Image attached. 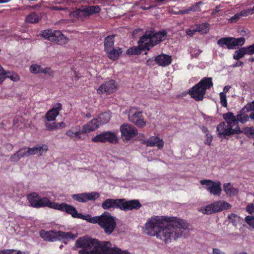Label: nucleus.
<instances>
[{
    "mask_svg": "<svg viewBox=\"0 0 254 254\" xmlns=\"http://www.w3.org/2000/svg\"><path fill=\"white\" fill-rule=\"evenodd\" d=\"M189 224L186 221L179 219L174 221L172 218L165 216H155L147 220L144 231L148 235L156 236L166 244L182 237H186L189 231Z\"/></svg>",
    "mask_w": 254,
    "mask_h": 254,
    "instance_id": "1",
    "label": "nucleus"
},
{
    "mask_svg": "<svg viewBox=\"0 0 254 254\" xmlns=\"http://www.w3.org/2000/svg\"><path fill=\"white\" fill-rule=\"evenodd\" d=\"M76 244L77 247L84 249L79 251V254H130L127 250L112 247L110 241H99L90 237L79 239Z\"/></svg>",
    "mask_w": 254,
    "mask_h": 254,
    "instance_id": "2",
    "label": "nucleus"
},
{
    "mask_svg": "<svg viewBox=\"0 0 254 254\" xmlns=\"http://www.w3.org/2000/svg\"><path fill=\"white\" fill-rule=\"evenodd\" d=\"M27 199L30 203V206L36 208L48 207L64 212L67 204L65 202L60 204L52 202L49 198L42 197L37 193L34 192L29 193L27 196Z\"/></svg>",
    "mask_w": 254,
    "mask_h": 254,
    "instance_id": "3",
    "label": "nucleus"
},
{
    "mask_svg": "<svg viewBox=\"0 0 254 254\" xmlns=\"http://www.w3.org/2000/svg\"><path fill=\"white\" fill-rule=\"evenodd\" d=\"M141 206V204L137 199L126 200L125 198H108L102 203V207L104 209L119 208L125 211L137 210Z\"/></svg>",
    "mask_w": 254,
    "mask_h": 254,
    "instance_id": "4",
    "label": "nucleus"
},
{
    "mask_svg": "<svg viewBox=\"0 0 254 254\" xmlns=\"http://www.w3.org/2000/svg\"><path fill=\"white\" fill-rule=\"evenodd\" d=\"M213 86L212 78L209 77L202 78L189 91V94L196 101L203 100L207 89Z\"/></svg>",
    "mask_w": 254,
    "mask_h": 254,
    "instance_id": "5",
    "label": "nucleus"
},
{
    "mask_svg": "<svg viewBox=\"0 0 254 254\" xmlns=\"http://www.w3.org/2000/svg\"><path fill=\"white\" fill-rule=\"evenodd\" d=\"M167 33L165 30L154 32L151 30L146 31L140 38V43L145 44V49L149 51L151 48L158 45L166 39Z\"/></svg>",
    "mask_w": 254,
    "mask_h": 254,
    "instance_id": "6",
    "label": "nucleus"
},
{
    "mask_svg": "<svg viewBox=\"0 0 254 254\" xmlns=\"http://www.w3.org/2000/svg\"><path fill=\"white\" fill-rule=\"evenodd\" d=\"M39 235L44 241L48 242H54L62 239L73 240L76 238V236L70 232H65L56 230L46 231L42 229L39 232Z\"/></svg>",
    "mask_w": 254,
    "mask_h": 254,
    "instance_id": "7",
    "label": "nucleus"
},
{
    "mask_svg": "<svg viewBox=\"0 0 254 254\" xmlns=\"http://www.w3.org/2000/svg\"><path fill=\"white\" fill-rule=\"evenodd\" d=\"M40 35L49 41L60 45L66 44L68 41V38L59 30L46 29L41 31Z\"/></svg>",
    "mask_w": 254,
    "mask_h": 254,
    "instance_id": "8",
    "label": "nucleus"
},
{
    "mask_svg": "<svg viewBox=\"0 0 254 254\" xmlns=\"http://www.w3.org/2000/svg\"><path fill=\"white\" fill-rule=\"evenodd\" d=\"M232 205L224 200H218L206 205L201 212L204 214L210 215L223 210L230 209Z\"/></svg>",
    "mask_w": 254,
    "mask_h": 254,
    "instance_id": "9",
    "label": "nucleus"
},
{
    "mask_svg": "<svg viewBox=\"0 0 254 254\" xmlns=\"http://www.w3.org/2000/svg\"><path fill=\"white\" fill-rule=\"evenodd\" d=\"M64 212L71 215L73 218L82 219L91 223H98L100 225L101 215L92 217L89 214L82 215L81 213H78L74 206L68 204H66Z\"/></svg>",
    "mask_w": 254,
    "mask_h": 254,
    "instance_id": "10",
    "label": "nucleus"
},
{
    "mask_svg": "<svg viewBox=\"0 0 254 254\" xmlns=\"http://www.w3.org/2000/svg\"><path fill=\"white\" fill-rule=\"evenodd\" d=\"M115 217L112 216L109 212H105L101 215L100 226L107 235H110L116 227Z\"/></svg>",
    "mask_w": 254,
    "mask_h": 254,
    "instance_id": "11",
    "label": "nucleus"
},
{
    "mask_svg": "<svg viewBox=\"0 0 254 254\" xmlns=\"http://www.w3.org/2000/svg\"><path fill=\"white\" fill-rule=\"evenodd\" d=\"M249 111H243V108L241 110L239 114L237 115V125L240 122L242 124L246 123L249 121V118L254 120V112L248 116L246 113ZM244 132L245 134L250 138L254 139V127H247L245 128Z\"/></svg>",
    "mask_w": 254,
    "mask_h": 254,
    "instance_id": "12",
    "label": "nucleus"
},
{
    "mask_svg": "<svg viewBox=\"0 0 254 254\" xmlns=\"http://www.w3.org/2000/svg\"><path fill=\"white\" fill-rule=\"evenodd\" d=\"M245 42V39L244 37L235 38L233 37H224L219 39L217 41V44L223 47L226 46L228 49H235L236 46H242Z\"/></svg>",
    "mask_w": 254,
    "mask_h": 254,
    "instance_id": "13",
    "label": "nucleus"
},
{
    "mask_svg": "<svg viewBox=\"0 0 254 254\" xmlns=\"http://www.w3.org/2000/svg\"><path fill=\"white\" fill-rule=\"evenodd\" d=\"M217 131L219 137L230 136L232 134H239L241 132L240 127H233L225 122H221L217 125Z\"/></svg>",
    "mask_w": 254,
    "mask_h": 254,
    "instance_id": "14",
    "label": "nucleus"
},
{
    "mask_svg": "<svg viewBox=\"0 0 254 254\" xmlns=\"http://www.w3.org/2000/svg\"><path fill=\"white\" fill-rule=\"evenodd\" d=\"M129 121L139 127H143L146 126L142 116V112L139 111L136 107H132L128 112Z\"/></svg>",
    "mask_w": 254,
    "mask_h": 254,
    "instance_id": "15",
    "label": "nucleus"
},
{
    "mask_svg": "<svg viewBox=\"0 0 254 254\" xmlns=\"http://www.w3.org/2000/svg\"><path fill=\"white\" fill-rule=\"evenodd\" d=\"M93 142H109L110 143H116L118 142L117 135L115 132L107 131L96 135L91 139Z\"/></svg>",
    "mask_w": 254,
    "mask_h": 254,
    "instance_id": "16",
    "label": "nucleus"
},
{
    "mask_svg": "<svg viewBox=\"0 0 254 254\" xmlns=\"http://www.w3.org/2000/svg\"><path fill=\"white\" fill-rule=\"evenodd\" d=\"M201 185L206 186V189L210 193L219 196L222 191L221 183L219 181H213L210 180H203L200 181Z\"/></svg>",
    "mask_w": 254,
    "mask_h": 254,
    "instance_id": "17",
    "label": "nucleus"
},
{
    "mask_svg": "<svg viewBox=\"0 0 254 254\" xmlns=\"http://www.w3.org/2000/svg\"><path fill=\"white\" fill-rule=\"evenodd\" d=\"M120 130L124 141H128L137 134L136 128L128 124L122 125L120 127Z\"/></svg>",
    "mask_w": 254,
    "mask_h": 254,
    "instance_id": "18",
    "label": "nucleus"
},
{
    "mask_svg": "<svg viewBox=\"0 0 254 254\" xmlns=\"http://www.w3.org/2000/svg\"><path fill=\"white\" fill-rule=\"evenodd\" d=\"M117 85L115 80L111 79L104 82L97 89V91L99 94L105 93L110 94L116 91Z\"/></svg>",
    "mask_w": 254,
    "mask_h": 254,
    "instance_id": "19",
    "label": "nucleus"
},
{
    "mask_svg": "<svg viewBox=\"0 0 254 254\" xmlns=\"http://www.w3.org/2000/svg\"><path fill=\"white\" fill-rule=\"evenodd\" d=\"M141 143L148 147L156 146L159 149H162L164 145L163 140L155 136H151L149 138L141 140Z\"/></svg>",
    "mask_w": 254,
    "mask_h": 254,
    "instance_id": "20",
    "label": "nucleus"
},
{
    "mask_svg": "<svg viewBox=\"0 0 254 254\" xmlns=\"http://www.w3.org/2000/svg\"><path fill=\"white\" fill-rule=\"evenodd\" d=\"M247 54L249 55L254 54V44L248 47L241 48L236 51L233 55V58L236 60H239Z\"/></svg>",
    "mask_w": 254,
    "mask_h": 254,
    "instance_id": "21",
    "label": "nucleus"
},
{
    "mask_svg": "<svg viewBox=\"0 0 254 254\" xmlns=\"http://www.w3.org/2000/svg\"><path fill=\"white\" fill-rule=\"evenodd\" d=\"M62 108V105L61 103H58L56 104L54 107L48 111L46 114L45 118L47 121L51 122L55 121L56 117L59 115Z\"/></svg>",
    "mask_w": 254,
    "mask_h": 254,
    "instance_id": "22",
    "label": "nucleus"
},
{
    "mask_svg": "<svg viewBox=\"0 0 254 254\" xmlns=\"http://www.w3.org/2000/svg\"><path fill=\"white\" fill-rule=\"evenodd\" d=\"M155 61L159 66L165 67L171 64L172 59L171 56L162 54L155 57Z\"/></svg>",
    "mask_w": 254,
    "mask_h": 254,
    "instance_id": "23",
    "label": "nucleus"
},
{
    "mask_svg": "<svg viewBox=\"0 0 254 254\" xmlns=\"http://www.w3.org/2000/svg\"><path fill=\"white\" fill-rule=\"evenodd\" d=\"M24 149V154L25 157H28L30 155H33L39 153L40 155H42L43 150L47 151L48 150V147L46 145H43L41 146H35L32 148L30 147H23Z\"/></svg>",
    "mask_w": 254,
    "mask_h": 254,
    "instance_id": "24",
    "label": "nucleus"
},
{
    "mask_svg": "<svg viewBox=\"0 0 254 254\" xmlns=\"http://www.w3.org/2000/svg\"><path fill=\"white\" fill-rule=\"evenodd\" d=\"M145 44L144 43H140L138 41V46H134L129 48L126 51V54L128 55H139L142 51H147L145 49Z\"/></svg>",
    "mask_w": 254,
    "mask_h": 254,
    "instance_id": "25",
    "label": "nucleus"
},
{
    "mask_svg": "<svg viewBox=\"0 0 254 254\" xmlns=\"http://www.w3.org/2000/svg\"><path fill=\"white\" fill-rule=\"evenodd\" d=\"M223 118L225 121V123L233 127H239L237 125V116H235L232 112H229L223 115Z\"/></svg>",
    "mask_w": 254,
    "mask_h": 254,
    "instance_id": "26",
    "label": "nucleus"
},
{
    "mask_svg": "<svg viewBox=\"0 0 254 254\" xmlns=\"http://www.w3.org/2000/svg\"><path fill=\"white\" fill-rule=\"evenodd\" d=\"M99 121L97 119H93L90 122L83 126V131L90 132L94 131L99 127Z\"/></svg>",
    "mask_w": 254,
    "mask_h": 254,
    "instance_id": "27",
    "label": "nucleus"
},
{
    "mask_svg": "<svg viewBox=\"0 0 254 254\" xmlns=\"http://www.w3.org/2000/svg\"><path fill=\"white\" fill-rule=\"evenodd\" d=\"M106 53L110 60L116 61L118 59L120 55L123 53V50L121 48H117V49L113 48L108 51H106Z\"/></svg>",
    "mask_w": 254,
    "mask_h": 254,
    "instance_id": "28",
    "label": "nucleus"
},
{
    "mask_svg": "<svg viewBox=\"0 0 254 254\" xmlns=\"http://www.w3.org/2000/svg\"><path fill=\"white\" fill-rule=\"evenodd\" d=\"M83 8L85 17L91 15L98 13L101 11V8L98 5L86 6Z\"/></svg>",
    "mask_w": 254,
    "mask_h": 254,
    "instance_id": "29",
    "label": "nucleus"
},
{
    "mask_svg": "<svg viewBox=\"0 0 254 254\" xmlns=\"http://www.w3.org/2000/svg\"><path fill=\"white\" fill-rule=\"evenodd\" d=\"M51 70V68L49 67H43L41 65H39L38 64H32L30 67V71L31 73H47Z\"/></svg>",
    "mask_w": 254,
    "mask_h": 254,
    "instance_id": "30",
    "label": "nucleus"
},
{
    "mask_svg": "<svg viewBox=\"0 0 254 254\" xmlns=\"http://www.w3.org/2000/svg\"><path fill=\"white\" fill-rule=\"evenodd\" d=\"M114 38L115 35H112L108 36L105 38L104 46L105 52L108 51V50L113 48L114 45Z\"/></svg>",
    "mask_w": 254,
    "mask_h": 254,
    "instance_id": "31",
    "label": "nucleus"
},
{
    "mask_svg": "<svg viewBox=\"0 0 254 254\" xmlns=\"http://www.w3.org/2000/svg\"><path fill=\"white\" fill-rule=\"evenodd\" d=\"M223 190L226 194L229 196H234L236 195L238 190L233 187L230 183H226L223 185Z\"/></svg>",
    "mask_w": 254,
    "mask_h": 254,
    "instance_id": "32",
    "label": "nucleus"
},
{
    "mask_svg": "<svg viewBox=\"0 0 254 254\" xmlns=\"http://www.w3.org/2000/svg\"><path fill=\"white\" fill-rule=\"evenodd\" d=\"M24 149H23V148L19 149L14 154L10 156V161L12 162H17L21 158L25 157V154H24Z\"/></svg>",
    "mask_w": 254,
    "mask_h": 254,
    "instance_id": "33",
    "label": "nucleus"
},
{
    "mask_svg": "<svg viewBox=\"0 0 254 254\" xmlns=\"http://www.w3.org/2000/svg\"><path fill=\"white\" fill-rule=\"evenodd\" d=\"M209 24L207 22L202 23L201 24H198L195 25V27L196 29L197 32L199 33L202 34H206L208 32L209 30Z\"/></svg>",
    "mask_w": 254,
    "mask_h": 254,
    "instance_id": "34",
    "label": "nucleus"
},
{
    "mask_svg": "<svg viewBox=\"0 0 254 254\" xmlns=\"http://www.w3.org/2000/svg\"><path fill=\"white\" fill-rule=\"evenodd\" d=\"M111 118V113L106 112L100 114L98 119L100 120L101 124H105L109 122Z\"/></svg>",
    "mask_w": 254,
    "mask_h": 254,
    "instance_id": "35",
    "label": "nucleus"
},
{
    "mask_svg": "<svg viewBox=\"0 0 254 254\" xmlns=\"http://www.w3.org/2000/svg\"><path fill=\"white\" fill-rule=\"evenodd\" d=\"M84 12H83V8L78 9L76 10L71 11L69 13L70 17H74L77 19L85 18L84 16Z\"/></svg>",
    "mask_w": 254,
    "mask_h": 254,
    "instance_id": "36",
    "label": "nucleus"
},
{
    "mask_svg": "<svg viewBox=\"0 0 254 254\" xmlns=\"http://www.w3.org/2000/svg\"><path fill=\"white\" fill-rule=\"evenodd\" d=\"M228 219L233 225L236 226L241 221V217L234 213H231L228 215Z\"/></svg>",
    "mask_w": 254,
    "mask_h": 254,
    "instance_id": "37",
    "label": "nucleus"
},
{
    "mask_svg": "<svg viewBox=\"0 0 254 254\" xmlns=\"http://www.w3.org/2000/svg\"><path fill=\"white\" fill-rule=\"evenodd\" d=\"M75 130L74 131V136L73 140L74 141H77L81 139V134L82 133H86L87 132L83 131V127L82 128H80V126H75Z\"/></svg>",
    "mask_w": 254,
    "mask_h": 254,
    "instance_id": "38",
    "label": "nucleus"
},
{
    "mask_svg": "<svg viewBox=\"0 0 254 254\" xmlns=\"http://www.w3.org/2000/svg\"><path fill=\"white\" fill-rule=\"evenodd\" d=\"M26 21L30 23H35L39 21L38 16L34 12L31 13L26 17Z\"/></svg>",
    "mask_w": 254,
    "mask_h": 254,
    "instance_id": "39",
    "label": "nucleus"
},
{
    "mask_svg": "<svg viewBox=\"0 0 254 254\" xmlns=\"http://www.w3.org/2000/svg\"><path fill=\"white\" fill-rule=\"evenodd\" d=\"M198 4V3H196L195 4V5H193L191 7L188 8L179 10L178 11H177V12H174V14L183 15V14H188L191 11H195L196 10V8Z\"/></svg>",
    "mask_w": 254,
    "mask_h": 254,
    "instance_id": "40",
    "label": "nucleus"
},
{
    "mask_svg": "<svg viewBox=\"0 0 254 254\" xmlns=\"http://www.w3.org/2000/svg\"><path fill=\"white\" fill-rule=\"evenodd\" d=\"M84 193L86 202L88 200H95L100 196L99 193L98 192L94 191L88 193L86 192Z\"/></svg>",
    "mask_w": 254,
    "mask_h": 254,
    "instance_id": "41",
    "label": "nucleus"
},
{
    "mask_svg": "<svg viewBox=\"0 0 254 254\" xmlns=\"http://www.w3.org/2000/svg\"><path fill=\"white\" fill-rule=\"evenodd\" d=\"M85 197V193H79V194H75L72 195V198L74 200H75L78 202H85L86 199Z\"/></svg>",
    "mask_w": 254,
    "mask_h": 254,
    "instance_id": "42",
    "label": "nucleus"
},
{
    "mask_svg": "<svg viewBox=\"0 0 254 254\" xmlns=\"http://www.w3.org/2000/svg\"><path fill=\"white\" fill-rule=\"evenodd\" d=\"M219 96L221 105L223 107H227V101L226 98V94H225V93L220 92L219 94Z\"/></svg>",
    "mask_w": 254,
    "mask_h": 254,
    "instance_id": "43",
    "label": "nucleus"
},
{
    "mask_svg": "<svg viewBox=\"0 0 254 254\" xmlns=\"http://www.w3.org/2000/svg\"><path fill=\"white\" fill-rule=\"evenodd\" d=\"M2 254H23L20 251H16L14 249H6L2 250Z\"/></svg>",
    "mask_w": 254,
    "mask_h": 254,
    "instance_id": "44",
    "label": "nucleus"
},
{
    "mask_svg": "<svg viewBox=\"0 0 254 254\" xmlns=\"http://www.w3.org/2000/svg\"><path fill=\"white\" fill-rule=\"evenodd\" d=\"M245 221L251 227L254 228V217L253 216H247L245 217Z\"/></svg>",
    "mask_w": 254,
    "mask_h": 254,
    "instance_id": "45",
    "label": "nucleus"
},
{
    "mask_svg": "<svg viewBox=\"0 0 254 254\" xmlns=\"http://www.w3.org/2000/svg\"><path fill=\"white\" fill-rule=\"evenodd\" d=\"M7 72L4 70L2 66L0 64V84L3 82L5 78V76Z\"/></svg>",
    "mask_w": 254,
    "mask_h": 254,
    "instance_id": "46",
    "label": "nucleus"
},
{
    "mask_svg": "<svg viewBox=\"0 0 254 254\" xmlns=\"http://www.w3.org/2000/svg\"><path fill=\"white\" fill-rule=\"evenodd\" d=\"M254 110V100L247 104L244 108L243 111H252Z\"/></svg>",
    "mask_w": 254,
    "mask_h": 254,
    "instance_id": "47",
    "label": "nucleus"
},
{
    "mask_svg": "<svg viewBox=\"0 0 254 254\" xmlns=\"http://www.w3.org/2000/svg\"><path fill=\"white\" fill-rule=\"evenodd\" d=\"M205 140L204 141V143L205 144H207L208 145H211L212 141V139H213L212 135L210 133H208L205 134Z\"/></svg>",
    "mask_w": 254,
    "mask_h": 254,
    "instance_id": "48",
    "label": "nucleus"
},
{
    "mask_svg": "<svg viewBox=\"0 0 254 254\" xmlns=\"http://www.w3.org/2000/svg\"><path fill=\"white\" fill-rule=\"evenodd\" d=\"M246 211L251 215H254V203H250L246 208Z\"/></svg>",
    "mask_w": 254,
    "mask_h": 254,
    "instance_id": "49",
    "label": "nucleus"
},
{
    "mask_svg": "<svg viewBox=\"0 0 254 254\" xmlns=\"http://www.w3.org/2000/svg\"><path fill=\"white\" fill-rule=\"evenodd\" d=\"M241 17L239 14V13H236L234 15L232 16L229 19V22L230 23H234L237 22L240 19Z\"/></svg>",
    "mask_w": 254,
    "mask_h": 254,
    "instance_id": "50",
    "label": "nucleus"
},
{
    "mask_svg": "<svg viewBox=\"0 0 254 254\" xmlns=\"http://www.w3.org/2000/svg\"><path fill=\"white\" fill-rule=\"evenodd\" d=\"M45 126L47 129L49 131L55 130V123H46Z\"/></svg>",
    "mask_w": 254,
    "mask_h": 254,
    "instance_id": "51",
    "label": "nucleus"
},
{
    "mask_svg": "<svg viewBox=\"0 0 254 254\" xmlns=\"http://www.w3.org/2000/svg\"><path fill=\"white\" fill-rule=\"evenodd\" d=\"M239 14L241 17L242 16H247L252 14V9H248L246 10H242L240 11V12L239 13Z\"/></svg>",
    "mask_w": 254,
    "mask_h": 254,
    "instance_id": "52",
    "label": "nucleus"
},
{
    "mask_svg": "<svg viewBox=\"0 0 254 254\" xmlns=\"http://www.w3.org/2000/svg\"><path fill=\"white\" fill-rule=\"evenodd\" d=\"M74 130H75V127H71L70 129L67 130L65 134L70 137L71 138L73 139V136L74 135Z\"/></svg>",
    "mask_w": 254,
    "mask_h": 254,
    "instance_id": "53",
    "label": "nucleus"
},
{
    "mask_svg": "<svg viewBox=\"0 0 254 254\" xmlns=\"http://www.w3.org/2000/svg\"><path fill=\"white\" fill-rule=\"evenodd\" d=\"M66 127V124L63 122L60 123H55V130L60 128H64Z\"/></svg>",
    "mask_w": 254,
    "mask_h": 254,
    "instance_id": "54",
    "label": "nucleus"
},
{
    "mask_svg": "<svg viewBox=\"0 0 254 254\" xmlns=\"http://www.w3.org/2000/svg\"><path fill=\"white\" fill-rule=\"evenodd\" d=\"M196 32L197 31L195 27L194 29H188L186 30L187 34L191 37L193 36Z\"/></svg>",
    "mask_w": 254,
    "mask_h": 254,
    "instance_id": "55",
    "label": "nucleus"
},
{
    "mask_svg": "<svg viewBox=\"0 0 254 254\" xmlns=\"http://www.w3.org/2000/svg\"><path fill=\"white\" fill-rule=\"evenodd\" d=\"M155 64V59L153 60V58L148 59L146 62V64L150 66H154Z\"/></svg>",
    "mask_w": 254,
    "mask_h": 254,
    "instance_id": "56",
    "label": "nucleus"
},
{
    "mask_svg": "<svg viewBox=\"0 0 254 254\" xmlns=\"http://www.w3.org/2000/svg\"><path fill=\"white\" fill-rule=\"evenodd\" d=\"M51 9L53 10H62L66 9V7H63L61 6H52L51 7Z\"/></svg>",
    "mask_w": 254,
    "mask_h": 254,
    "instance_id": "57",
    "label": "nucleus"
},
{
    "mask_svg": "<svg viewBox=\"0 0 254 254\" xmlns=\"http://www.w3.org/2000/svg\"><path fill=\"white\" fill-rule=\"evenodd\" d=\"M5 77H9L13 81H16L19 79V77L17 74H12L11 76L7 75V74L5 76Z\"/></svg>",
    "mask_w": 254,
    "mask_h": 254,
    "instance_id": "58",
    "label": "nucleus"
},
{
    "mask_svg": "<svg viewBox=\"0 0 254 254\" xmlns=\"http://www.w3.org/2000/svg\"><path fill=\"white\" fill-rule=\"evenodd\" d=\"M213 254H225L224 252H222L220 250L217 248H214L213 249Z\"/></svg>",
    "mask_w": 254,
    "mask_h": 254,
    "instance_id": "59",
    "label": "nucleus"
},
{
    "mask_svg": "<svg viewBox=\"0 0 254 254\" xmlns=\"http://www.w3.org/2000/svg\"><path fill=\"white\" fill-rule=\"evenodd\" d=\"M201 131L203 132V133H205V134H207V133H209V131H208V129L207 128V127H205V126H201L200 127Z\"/></svg>",
    "mask_w": 254,
    "mask_h": 254,
    "instance_id": "60",
    "label": "nucleus"
},
{
    "mask_svg": "<svg viewBox=\"0 0 254 254\" xmlns=\"http://www.w3.org/2000/svg\"><path fill=\"white\" fill-rule=\"evenodd\" d=\"M244 64V63L241 61H238L235 63V64L233 65V67H239L242 66Z\"/></svg>",
    "mask_w": 254,
    "mask_h": 254,
    "instance_id": "61",
    "label": "nucleus"
},
{
    "mask_svg": "<svg viewBox=\"0 0 254 254\" xmlns=\"http://www.w3.org/2000/svg\"><path fill=\"white\" fill-rule=\"evenodd\" d=\"M230 88H231L230 86H229V85L225 86L223 88V92H222L225 93V94H226V93L228 92V91L229 90Z\"/></svg>",
    "mask_w": 254,
    "mask_h": 254,
    "instance_id": "62",
    "label": "nucleus"
},
{
    "mask_svg": "<svg viewBox=\"0 0 254 254\" xmlns=\"http://www.w3.org/2000/svg\"><path fill=\"white\" fill-rule=\"evenodd\" d=\"M219 7H220V6H216L215 7V8L213 10L212 13H211V14L212 15H213L215 13H217L218 12L220 11V9H219Z\"/></svg>",
    "mask_w": 254,
    "mask_h": 254,
    "instance_id": "63",
    "label": "nucleus"
},
{
    "mask_svg": "<svg viewBox=\"0 0 254 254\" xmlns=\"http://www.w3.org/2000/svg\"><path fill=\"white\" fill-rule=\"evenodd\" d=\"M65 0H55V3L61 4L64 2Z\"/></svg>",
    "mask_w": 254,
    "mask_h": 254,
    "instance_id": "64",
    "label": "nucleus"
}]
</instances>
